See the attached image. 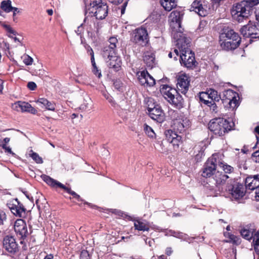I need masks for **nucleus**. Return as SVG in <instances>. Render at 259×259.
Instances as JSON below:
<instances>
[{
    "label": "nucleus",
    "mask_w": 259,
    "mask_h": 259,
    "mask_svg": "<svg viewBox=\"0 0 259 259\" xmlns=\"http://www.w3.org/2000/svg\"><path fill=\"white\" fill-rule=\"evenodd\" d=\"M259 4V0H243L234 5L231 10L233 18L238 22L248 17L252 8Z\"/></svg>",
    "instance_id": "nucleus-1"
},
{
    "label": "nucleus",
    "mask_w": 259,
    "mask_h": 259,
    "mask_svg": "<svg viewBox=\"0 0 259 259\" xmlns=\"http://www.w3.org/2000/svg\"><path fill=\"white\" fill-rule=\"evenodd\" d=\"M190 40H180L179 42L176 43L180 54V62L181 65L187 68H193L196 66L195 54L190 50Z\"/></svg>",
    "instance_id": "nucleus-2"
},
{
    "label": "nucleus",
    "mask_w": 259,
    "mask_h": 259,
    "mask_svg": "<svg viewBox=\"0 0 259 259\" xmlns=\"http://www.w3.org/2000/svg\"><path fill=\"white\" fill-rule=\"evenodd\" d=\"M207 93L209 98L212 101H219L221 99L225 107L232 108L233 110L239 106L237 99L238 95L232 90L225 91L222 98L218 95V92L213 89H210L207 90Z\"/></svg>",
    "instance_id": "nucleus-3"
},
{
    "label": "nucleus",
    "mask_w": 259,
    "mask_h": 259,
    "mask_svg": "<svg viewBox=\"0 0 259 259\" xmlns=\"http://www.w3.org/2000/svg\"><path fill=\"white\" fill-rule=\"evenodd\" d=\"M221 48L226 51L235 50L240 45L241 38L238 34L230 28L224 29L220 36Z\"/></svg>",
    "instance_id": "nucleus-4"
},
{
    "label": "nucleus",
    "mask_w": 259,
    "mask_h": 259,
    "mask_svg": "<svg viewBox=\"0 0 259 259\" xmlns=\"http://www.w3.org/2000/svg\"><path fill=\"white\" fill-rule=\"evenodd\" d=\"M233 124L223 118H215L209 121L208 128L214 135L222 136L232 130Z\"/></svg>",
    "instance_id": "nucleus-5"
},
{
    "label": "nucleus",
    "mask_w": 259,
    "mask_h": 259,
    "mask_svg": "<svg viewBox=\"0 0 259 259\" xmlns=\"http://www.w3.org/2000/svg\"><path fill=\"white\" fill-rule=\"evenodd\" d=\"M88 11L96 19L103 20L107 16L108 9L107 4L102 0H91Z\"/></svg>",
    "instance_id": "nucleus-6"
},
{
    "label": "nucleus",
    "mask_w": 259,
    "mask_h": 259,
    "mask_svg": "<svg viewBox=\"0 0 259 259\" xmlns=\"http://www.w3.org/2000/svg\"><path fill=\"white\" fill-rule=\"evenodd\" d=\"M162 93L164 98L177 108L180 109L183 107L184 100L175 89L168 85H164Z\"/></svg>",
    "instance_id": "nucleus-7"
},
{
    "label": "nucleus",
    "mask_w": 259,
    "mask_h": 259,
    "mask_svg": "<svg viewBox=\"0 0 259 259\" xmlns=\"http://www.w3.org/2000/svg\"><path fill=\"white\" fill-rule=\"evenodd\" d=\"M222 154L219 153H214L209 157L204 166L202 176L203 177H210L213 176L216 171L217 165L221 163Z\"/></svg>",
    "instance_id": "nucleus-8"
},
{
    "label": "nucleus",
    "mask_w": 259,
    "mask_h": 259,
    "mask_svg": "<svg viewBox=\"0 0 259 259\" xmlns=\"http://www.w3.org/2000/svg\"><path fill=\"white\" fill-rule=\"evenodd\" d=\"M154 100L149 98L147 100V110L150 117L158 122L161 123L164 120V113L160 106L155 104Z\"/></svg>",
    "instance_id": "nucleus-9"
},
{
    "label": "nucleus",
    "mask_w": 259,
    "mask_h": 259,
    "mask_svg": "<svg viewBox=\"0 0 259 259\" xmlns=\"http://www.w3.org/2000/svg\"><path fill=\"white\" fill-rule=\"evenodd\" d=\"M41 178L46 183H47L51 187L53 188L59 187L60 188H62L66 192L73 196L74 198H75L78 201L81 200L80 196L78 195L77 193H76L74 191H72L70 188L66 187V186L61 183L60 182L52 179L50 177L47 175H42Z\"/></svg>",
    "instance_id": "nucleus-10"
},
{
    "label": "nucleus",
    "mask_w": 259,
    "mask_h": 259,
    "mask_svg": "<svg viewBox=\"0 0 259 259\" xmlns=\"http://www.w3.org/2000/svg\"><path fill=\"white\" fill-rule=\"evenodd\" d=\"M169 25L171 35L176 40V43L179 42V40L181 39H183V40L189 39L183 33V28L181 27V22H169Z\"/></svg>",
    "instance_id": "nucleus-11"
},
{
    "label": "nucleus",
    "mask_w": 259,
    "mask_h": 259,
    "mask_svg": "<svg viewBox=\"0 0 259 259\" xmlns=\"http://www.w3.org/2000/svg\"><path fill=\"white\" fill-rule=\"evenodd\" d=\"M131 40L139 45H146L148 41V35L147 30L143 27L136 29L133 32Z\"/></svg>",
    "instance_id": "nucleus-12"
},
{
    "label": "nucleus",
    "mask_w": 259,
    "mask_h": 259,
    "mask_svg": "<svg viewBox=\"0 0 259 259\" xmlns=\"http://www.w3.org/2000/svg\"><path fill=\"white\" fill-rule=\"evenodd\" d=\"M3 245L5 250L11 254H15L19 251V245L14 237L7 235L3 239Z\"/></svg>",
    "instance_id": "nucleus-13"
},
{
    "label": "nucleus",
    "mask_w": 259,
    "mask_h": 259,
    "mask_svg": "<svg viewBox=\"0 0 259 259\" xmlns=\"http://www.w3.org/2000/svg\"><path fill=\"white\" fill-rule=\"evenodd\" d=\"M111 51L110 54L108 53L107 51H103V56L105 59H109L110 68L114 69L115 71H118L121 67V60L116 55V53L113 51Z\"/></svg>",
    "instance_id": "nucleus-14"
},
{
    "label": "nucleus",
    "mask_w": 259,
    "mask_h": 259,
    "mask_svg": "<svg viewBox=\"0 0 259 259\" xmlns=\"http://www.w3.org/2000/svg\"><path fill=\"white\" fill-rule=\"evenodd\" d=\"M190 79L185 74L180 75L177 78V87L178 91L185 95L188 92L190 86Z\"/></svg>",
    "instance_id": "nucleus-15"
},
{
    "label": "nucleus",
    "mask_w": 259,
    "mask_h": 259,
    "mask_svg": "<svg viewBox=\"0 0 259 259\" xmlns=\"http://www.w3.org/2000/svg\"><path fill=\"white\" fill-rule=\"evenodd\" d=\"M139 82L144 87H152L155 84V80L147 71H142L137 72Z\"/></svg>",
    "instance_id": "nucleus-16"
},
{
    "label": "nucleus",
    "mask_w": 259,
    "mask_h": 259,
    "mask_svg": "<svg viewBox=\"0 0 259 259\" xmlns=\"http://www.w3.org/2000/svg\"><path fill=\"white\" fill-rule=\"evenodd\" d=\"M231 195L232 199L237 200L242 198L245 194L244 188L241 184H235L228 186L226 189Z\"/></svg>",
    "instance_id": "nucleus-17"
},
{
    "label": "nucleus",
    "mask_w": 259,
    "mask_h": 259,
    "mask_svg": "<svg viewBox=\"0 0 259 259\" xmlns=\"http://www.w3.org/2000/svg\"><path fill=\"white\" fill-rule=\"evenodd\" d=\"M14 230L16 234L21 238H25L28 235V231L25 222L22 219L17 220L14 224Z\"/></svg>",
    "instance_id": "nucleus-18"
},
{
    "label": "nucleus",
    "mask_w": 259,
    "mask_h": 259,
    "mask_svg": "<svg viewBox=\"0 0 259 259\" xmlns=\"http://www.w3.org/2000/svg\"><path fill=\"white\" fill-rule=\"evenodd\" d=\"M228 178L229 177L227 175L219 171L215 172L213 176L212 179L215 182V185L220 192L223 191L222 186L225 184Z\"/></svg>",
    "instance_id": "nucleus-19"
},
{
    "label": "nucleus",
    "mask_w": 259,
    "mask_h": 259,
    "mask_svg": "<svg viewBox=\"0 0 259 259\" xmlns=\"http://www.w3.org/2000/svg\"><path fill=\"white\" fill-rule=\"evenodd\" d=\"M207 7L203 5L200 1H195L191 5L190 11H194L199 16L204 17L207 14Z\"/></svg>",
    "instance_id": "nucleus-20"
},
{
    "label": "nucleus",
    "mask_w": 259,
    "mask_h": 259,
    "mask_svg": "<svg viewBox=\"0 0 259 259\" xmlns=\"http://www.w3.org/2000/svg\"><path fill=\"white\" fill-rule=\"evenodd\" d=\"M245 184L247 189L257 191L259 188V175L247 177L245 179Z\"/></svg>",
    "instance_id": "nucleus-21"
},
{
    "label": "nucleus",
    "mask_w": 259,
    "mask_h": 259,
    "mask_svg": "<svg viewBox=\"0 0 259 259\" xmlns=\"http://www.w3.org/2000/svg\"><path fill=\"white\" fill-rule=\"evenodd\" d=\"M15 203L9 204V207L15 215L21 217L25 214V209L22 204H20L17 199L15 200Z\"/></svg>",
    "instance_id": "nucleus-22"
},
{
    "label": "nucleus",
    "mask_w": 259,
    "mask_h": 259,
    "mask_svg": "<svg viewBox=\"0 0 259 259\" xmlns=\"http://www.w3.org/2000/svg\"><path fill=\"white\" fill-rule=\"evenodd\" d=\"M254 25L252 23L243 26L240 29V32L245 38H252Z\"/></svg>",
    "instance_id": "nucleus-23"
},
{
    "label": "nucleus",
    "mask_w": 259,
    "mask_h": 259,
    "mask_svg": "<svg viewBox=\"0 0 259 259\" xmlns=\"http://www.w3.org/2000/svg\"><path fill=\"white\" fill-rule=\"evenodd\" d=\"M143 60L146 66L150 68H152L155 64V55L151 52H147L145 53Z\"/></svg>",
    "instance_id": "nucleus-24"
},
{
    "label": "nucleus",
    "mask_w": 259,
    "mask_h": 259,
    "mask_svg": "<svg viewBox=\"0 0 259 259\" xmlns=\"http://www.w3.org/2000/svg\"><path fill=\"white\" fill-rule=\"evenodd\" d=\"M15 106L16 107L18 106L22 111L28 112L33 114L37 113V110L28 103L19 102L15 103Z\"/></svg>",
    "instance_id": "nucleus-25"
},
{
    "label": "nucleus",
    "mask_w": 259,
    "mask_h": 259,
    "mask_svg": "<svg viewBox=\"0 0 259 259\" xmlns=\"http://www.w3.org/2000/svg\"><path fill=\"white\" fill-rule=\"evenodd\" d=\"M174 125L178 131L180 133H182L184 132L186 128L189 127L190 121L187 118L183 120H176Z\"/></svg>",
    "instance_id": "nucleus-26"
},
{
    "label": "nucleus",
    "mask_w": 259,
    "mask_h": 259,
    "mask_svg": "<svg viewBox=\"0 0 259 259\" xmlns=\"http://www.w3.org/2000/svg\"><path fill=\"white\" fill-rule=\"evenodd\" d=\"M36 102L38 104L42 105L46 108L49 110L55 111L56 107V104L53 102L48 101L46 98H39L37 100Z\"/></svg>",
    "instance_id": "nucleus-27"
},
{
    "label": "nucleus",
    "mask_w": 259,
    "mask_h": 259,
    "mask_svg": "<svg viewBox=\"0 0 259 259\" xmlns=\"http://www.w3.org/2000/svg\"><path fill=\"white\" fill-rule=\"evenodd\" d=\"M134 227L138 231H148L150 226L147 222L137 220H134Z\"/></svg>",
    "instance_id": "nucleus-28"
},
{
    "label": "nucleus",
    "mask_w": 259,
    "mask_h": 259,
    "mask_svg": "<svg viewBox=\"0 0 259 259\" xmlns=\"http://www.w3.org/2000/svg\"><path fill=\"white\" fill-rule=\"evenodd\" d=\"M109 42L110 45L108 47H105L103 51H107L108 53L110 54L111 51H113L115 53L116 44L118 42L117 39L115 37H111L109 39Z\"/></svg>",
    "instance_id": "nucleus-29"
},
{
    "label": "nucleus",
    "mask_w": 259,
    "mask_h": 259,
    "mask_svg": "<svg viewBox=\"0 0 259 259\" xmlns=\"http://www.w3.org/2000/svg\"><path fill=\"white\" fill-rule=\"evenodd\" d=\"M184 14L178 11H172L169 17V22H182Z\"/></svg>",
    "instance_id": "nucleus-30"
},
{
    "label": "nucleus",
    "mask_w": 259,
    "mask_h": 259,
    "mask_svg": "<svg viewBox=\"0 0 259 259\" xmlns=\"http://www.w3.org/2000/svg\"><path fill=\"white\" fill-rule=\"evenodd\" d=\"M254 232L253 229L243 228L240 230V234L242 237L246 240H250L253 239Z\"/></svg>",
    "instance_id": "nucleus-31"
},
{
    "label": "nucleus",
    "mask_w": 259,
    "mask_h": 259,
    "mask_svg": "<svg viewBox=\"0 0 259 259\" xmlns=\"http://www.w3.org/2000/svg\"><path fill=\"white\" fill-rule=\"evenodd\" d=\"M1 7L3 10L7 13L12 11L14 10L15 11H18V8L13 7L11 6V1L10 0L3 1L1 3Z\"/></svg>",
    "instance_id": "nucleus-32"
},
{
    "label": "nucleus",
    "mask_w": 259,
    "mask_h": 259,
    "mask_svg": "<svg viewBox=\"0 0 259 259\" xmlns=\"http://www.w3.org/2000/svg\"><path fill=\"white\" fill-rule=\"evenodd\" d=\"M161 5L167 11H171L177 6L175 0H161Z\"/></svg>",
    "instance_id": "nucleus-33"
},
{
    "label": "nucleus",
    "mask_w": 259,
    "mask_h": 259,
    "mask_svg": "<svg viewBox=\"0 0 259 259\" xmlns=\"http://www.w3.org/2000/svg\"><path fill=\"white\" fill-rule=\"evenodd\" d=\"M98 26L96 24V23L92 21L88 22L87 25H86V29L88 33H91L92 35L95 32L98 33Z\"/></svg>",
    "instance_id": "nucleus-34"
},
{
    "label": "nucleus",
    "mask_w": 259,
    "mask_h": 259,
    "mask_svg": "<svg viewBox=\"0 0 259 259\" xmlns=\"http://www.w3.org/2000/svg\"><path fill=\"white\" fill-rule=\"evenodd\" d=\"M253 245L256 254H259V230L255 232L253 236Z\"/></svg>",
    "instance_id": "nucleus-35"
},
{
    "label": "nucleus",
    "mask_w": 259,
    "mask_h": 259,
    "mask_svg": "<svg viewBox=\"0 0 259 259\" xmlns=\"http://www.w3.org/2000/svg\"><path fill=\"white\" fill-rule=\"evenodd\" d=\"M221 163L222 164H219V166L222 168L225 173L231 174L234 171V168L232 166L224 162L222 155L221 157Z\"/></svg>",
    "instance_id": "nucleus-36"
},
{
    "label": "nucleus",
    "mask_w": 259,
    "mask_h": 259,
    "mask_svg": "<svg viewBox=\"0 0 259 259\" xmlns=\"http://www.w3.org/2000/svg\"><path fill=\"white\" fill-rule=\"evenodd\" d=\"M206 144L204 142H201L199 143L198 145L195 147L196 150L198 151V154H197V156H201L204 153V150L206 148Z\"/></svg>",
    "instance_id": "nucleus-37"
},
{
    "label": "nucleus",
    "mask_w": 259,
    "mask_h": 259,
    "mask_svg": "<svg viewBox=\"0 0 259 259\" xmlns=\"http://www.w3.org/2000/svg\"><path fill=\"white\" fill-rule=\"evenodd\" d=\"M144 130L146 134L151 138H155L156 134L153 130L147 124L144 125Z\"/></svg>",
    "instance_id": "nucleus-38"
},
{
    "label": "nucleus",
    "mask_w": 259,
    "mask_h": 259,
    "mask_svg": "<svg viewBox=\"0 0 259 259\" xmlns=\"http://www.w3.org/2000/svg\"><path fill=\"white\" fill-rule=\"evenodd\" d=\"M165 135L167 140L169 142L173 139L176 138L179 136L176 133L171 130H167L165 132Z\"/></svg>",
    "instance_id": "nucleus-39"
},
{
    "label": "nucleus",
    "mask_w": 259,
    "mask_h": 259,
    "mask_svg": "<svg viewBox=\"0 0 259 259\" xmlns=\"http://www.w3.org/2000/svg\"><path fill=\"white\" fill-rule=\"evenodd\" d=\"M32 152L31 154H30V157L34 160L37 163H42L43 160L41 157L39 156V155L35 152H33L32 150L31 151Z\"/></svg>",
    "instance_id": "nucleus-40"
},
{
    "label": "nucleus",
    "mask_w": 259,
    "mask_h": 259,
    "mask_svg": "<svg viewBox=\"0 0 259 259\" xmlns=\"http://www.w3.org/2000/svg\"><path fill=\"white\" fill-rule=\"evenodd\" d=\"M181 140V137L180 136H178L177 138L173 139L172 141H170L169 143L172 144L175 148H178Z\"/></svg>",
    "instance_id": "nucleus-41"
},
{
    "label": "nucleus",
    "mask_w": 259,
    "mask_h": 259,
    "mask_svg": "<svg viewBox=\"0 0 259 259\" xmlns=\"http://www.w3.org/2000/svg\"><path fill=\"white\" fill-rule=\"evenodd\" d=\"M80 259H91V254L87 250H83L81 251Z\"/></svg>",
    "instance_id": "nucleus-42"
},
{
    "label": "nucleus",
    "mask_w": 259,
    "mask_h": 259,
    "mask_svg": "<svg viewBox=\"0 0 259 259\" xmlns=\"http://www.w3.org/2000/svg\"><path fill=\"white\" fill-rule=\"evenodd\" d=\"M23 62L26 65H31L33 62V59L28 55H25L23 57Z\"/></svg>",
    "instance_id": "nucleus-43"
},
{
    "label": "nucleus",
    "mask_w": 259,
    "mask_h": 259,
    "mask_svg": "<svg viewBox=\"0 0 259 259\" xmlns=\"http://www.w3.org/2000/svg\"><path fill=\"white\" fill-rule=\"evenodd\" d=\"M179 50L178 49H175L173 52H169L168 54V57L170 58H171L172 57H174V58L175 60H177V57L179 55Z\"/></svg>",
    "instance_id": "nucleus-44"
},
{
    "label": "nucleus",
    "mask_w": 259,
    "mask_h": 259,
    "mask_svg": "<svg viewBox=\"0 0 259 259\" xmlns=\"http://www.w3.org/2000/svg\"><path fill=\"white\" fill-rule=\"evenodd\" d=\"M259 38V27H258V24L257 25H254V29L252 36V38Z\"/></svg>",
    "instance_id": "nucleus-45"
},
{
    "label": "nucleus",
    "mask_w": 259,
    "mask_h": 259,
    "mask_svg": "<svg viewBox=\"0 0 259 259\" xmlns=\"http://www.w3.org/2000/svg\"><path fill=\"white\" fill-rule=\"evenodd\" d=\"M252 157L255 162L259 163V150L252 153Z\"/></svg>",
    "instance_id": "nucleus-46"
},
{
    "label": "nucleus",
    "mask_w": 259,
    "mask_h": 259,
    "mask_svg": "<svg viewBox=\"0 0 259 259\" xmlns=\"http://www.w3.org/2000/svg\"><path fill=\"white\" fill-rule=\"evenodd\" d=\"M209 99V98L208 97V95L207 92H201L200 93V95H199L200 101L205 100L206 99Z\"/></svg>",
    "instance_id": "nucleus-47"
},
{
    "label": "nucleus",
    "mask_w": 259,
    "mask_h": 259,
    "mask_svg": "<svg viewBox=\"0 0 259 259\" xmlns=\"http://www.w3.org/2000/svg\"><path fill=\"white\" fill-rule=\"evenodd\" d=\"M1 146L2 147L3 149L5 150L6 152L12 154V155L14 154L10 147L7 146L6 144H2Z\"/></svg>",
    "instance_id": "nucleus-48"
},
{
    "label": "nucleus",
    "mask_w": 259,
    "mask_h": 259,
    "mask_svg": "<svg viewBox=\"0 0 259 259\" xmlns=\"http://www.w3.org/2000/svg\"><path fill=\"white\" fill-rule=\"evenodd\" d=\"M27 87L30 90L33 91L36 88V84L33 81H30L27 83Z\"/></svg>",
    "instance_id": "nucleus-49"
},
{
    "label": "nucleus",
    "mask_w": 259,
    "mask_h": 259,
    "mask_svg": "<svg viewBox=\"0 0 259 259\" xmlns=\"http://www.w3.org/2000/svg\"><path fill=\"white\" fill-rule=\"evenodd\" d=\"M209 106L210 107L211 110L215 113L217 112V106L214 101H212Z\"/></svg>",
    "instance_id": "nucleus-50"
},
{
    "label": "nucleus",
    "mask_w": 259,
    "mask_h": 259,
    "mask_svg": "<svg viewBox=\"0 0 259 259\" xmlns=\"http://www.w3.org/2000/svg\"><path fill=\"white\" fill-rule=\"evenodd\" d=\"M6 219V214L3 211L0 212V225L3 224L4 221H5Z\"/></svg>",
    "instance_id": "nucleus-51"
},
{
    "label": "nucleus",
    "mask_w": 259,
    "mask_h": 259,
    "mask_svg": "<svg viewBox=\"0 0 259 259\" xmlns=\"http://www.w3.org/2000/svg\"><path fill=\"white\" fill-rule=\"evenodd\" d=\"M93 72L94 74L96 75L98 78H100L102 76V74L100 70H99L98 68L95 69H93Z\"/></svg>",
    "instance_id": "nucleus-52"
},
{
    "label": "nucleus",
    "mask_w": 259,
    "mask_h": 259,
    "mask_svg": "<svg viewBox=\"0 0 259 259\" xmlns=\"http://www.w3.org/2000/svg\"><path fill=\"white\" fill-rule=\"evenodd\" d=\"M228 237L231 240V241H232L234 243H236L237 242L238 238L236 236L232 234H230L229 233H228Z\"/></svg>",
    "instance_id": "nucleus-53"
},
{
    "label": "nucleus",
    "mask_w": 259,
    "mask_h": 259,
    "mask_svg": "<svg viewBox=\"0 0 259 259\" xmlns=\"http://www.w3.org/2000/svg\"><path fill=\"white\" fill-rule=\"evenodd\" d=\"M83 24H81L80 26H79L77 29L75 30V32L77 33V35H79L81 34V33L83 31Z\"/></svg>",
    "instance_id": "nucleus-54"
},
{
    "label": "nucleus",
    "mask_w": 259,
    "mask_h": 259,
    "mask_svg": "<svg viewBox=\"0 0 259 259\" xmlns=\"http://www.w3.org/2000/svg\"><path fill=\"white\" fill-rule=\"evenodd\" d=\"M106 100H108L109 103H110L112 106H114L115 105V102L114 100H113V98H112V97H111V96H110L108 98V99H106Z\"/></svg>",
    "instance_id": "nucleus-55"
},
{
    "label": "nucleus",
    "mask_w": 259,
    "mask_h": 259,
    "mask_svg": "<svg viewBox=\"0 0 259 259\" xmlns=\"http://www.w3.org/2000/svg\"><path fill=\"white\" fill-rule=\"evenodd\" d=\"M109 1L115 5H118L122 2L123 0H109Z\"/></svg>",
    "instance_id": "nucleus-56"
},
{
    "label": "nucleus",
    "mask_w": 259,
    "mask_h": 259,
    "mask_svg": "<svg viewBox=\"0 0 259 259\" xmlns=\"http://www.w3.org/2000/svg\"><path fill=\"white\" fill-rule=\"evenodd\" d=\"M4 80L0 79V94L3 93V90L4 89Z\"/></svg>",
    "instance_id": "nucleus-57"
},
{
    "label": "nucleus",
    "mask_w": 259,
    "mask_h": 259,
    "mask_svg": "<svg viewBox=\"0 0 259 259\" xmlns=\"http://www.w3.org/2000/svg\"><path fill=\"white\" fill-rule=\"evenodd\" d=\"M172 252V250L171 247H167L165 250V253L167 255H170Z\"/></svg>",
    "instance_id": "nucleus-58"
},
{
    "label": "nucleus",
    "mask_w": 259,
    "mask_h": 259,
    "mask_svg": "<svg viewBox=\"0 0 259 259\" xmlns=\"http://www.w3.org/2000/svg\"><path fill=\"white\" fill-rule=\"evenodd\" d=\"M91 62H92V66H93V69H96L97 67L96 63H95V58L93 56H92V58H91Z\"/></svg>",
    "instance_id": "nucleus-59"
},
{
    "label": "nucleus",
    "mask_w": 259,
    "mask_h": 259,
    "mask_svg": "<svg viewBox=\"0 0 259 259\" xmlns=\"http://www.w3.org/2000/svg\"><path fill=\"white\" fill-rule=\"evenodd\" d=\"M202 102H203L204 104L207 105V106H209L210 104L212 102V101H209L208 99H206L205 100H201Z\"/></svg>",
    "instance_id": "nucleus-60"
},
{
    "label": "nucleus",
    "mask_w": 259,
    "mask_h": 259,
    "mask_svg": "<svg viewBox=\"0 0 259 259\" xmlns=\"http://www.w3.org/2000/svg\"><path fill=\"white\" fill-rule=\"evenodd\" d=\"M255 15L256 20L257 21H258V24H259V9L256 10V11H255Z\"/></svg>",
    "instance_id": "nucleus-61"
},
{
    "label": "nucleus",
    "mask_w": 259,
    "mask_h": 259,
    "mask_svg": "<svg viewBox=\"0 0 259 259\" xmlns=\"http://www.w3.org/2000/svg\"><path fill=\"white\" fill-rule=\"evenodd\" d=\"M102 94L106 99H108V98L110 96L107 92L104 91L102 92Z\"/></svg>",
    "instance_id": "nucleus-62"
},
{
    "label": "nucleus",
    "mask_w": 259,
    "mask_h": 259,
    "mask_svg": "<svg viewBox=\"0 0 259 259\" xmlns=\"http://www.w3.org/2000/svg\"><path fill=\"white\" fill-rule=\"evenodd\" d=\"M172 235L178 238H181L183 236L182 233L174 232Z\"/></svg>",
    "instance_id": "nucleus-63"
},
{
    "label": "nucleus",
    "mask_w": 259,
    "mask_h": 259,
    "mask_svg": "<svg viewBox=\"0 0 259 259\" xmlns=\"http://www.w3.org/2000/svg\"><path fill=\"white\" fill-rule=\"evenodd\" d=\"M54 258V256L52 254H48L47 255L44 259H53Z\"/></svg>",
    "instance_id": "nucleus-64"
}]
</instances>
